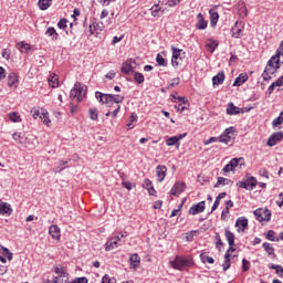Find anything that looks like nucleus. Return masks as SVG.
Masks as SVG:
<instances>
[{"label":"nucleus","mask_w":283,"mask_h":283,"mask_svg":"<svg viewBox=\"0 0 283 283\" xmlns=\"http://www.w3.org/2000/svg\"><path fill=\"white\" fill-rule=\"evenodd\" d=\"M177 85H180V77L172 78V82L169 84V87H176Z\"/></svg>","instance_id":"60"},{"label":"nucleus","mask_w":283,"mask_h":283,"mask_svg":"<svg viewBox=\"0 0 283 283\" xmlns=\"http://www.w3.org/2000/svg\"><path fill=\"white\" fill-rule=\"evenodd\" d=\"M169 264L176 271H185V269L193 266V259L190 256L176 255L175 259L169 262Z\"/></svg>","instance_id":"1"},{"label":"nucleus","mask_w":283,"mask_h":283,"mask_svg":"<svg viewBox=\"0 0 283 283\" xmlns=\"http://www.w3.org/2000/svg\"><path fill=\"white\" fill-rule=\"evenodd\" d=\"M70 98H76L77 103L83 101V87H81V82L74 84V88L70 92Z\"/></svg>","instance_id":"6"},{"label":"nucleus","mask_w":283,"mask_h":283,"mask_svg":"<svg viewBox=\"0 0 283 283\" xmlns=\"http://www.w3.org/2000/svg\"><path fill=\"white\" fill-rule=\"evenodd\" d=\"M40 120H42L43 125H46V127L52 125V120H50V113L43 108H41Z\"/></svg>","instance_id":"19"},{"label":"nucleus","mask_w":283,"mask_h":283,"mask_svg":"<svg viewBox=\"0 0 283 283\" xmlns=\"http://www.w3.org/2000/svg\"><path fill=\"white\" fill-rule=\"evenodd\" d=\"M49 233L53 240H61V228L59 226L53 224L49 227Z\"/></svg>","instance_id":"16"},{"label":"nucleus","mask_w":283,"mask_h":283,"mask_svg":"<svg viewBox=\"0 0 283 283\" xmlns=\"http://www.w3.org/2000/svg\"><path fill=\"white\" fill-rule=\"evenodd\" d=\"M19 83V76L17 73H10L8 75V85L9 87H17V84Z\"/></svg>","instance_id":"25"},{"label":"nucleus","mask_w":283,"mask_h":283,"mask_svg":"<svg viewBox=\"0 0 283 283\" xmlns=\"http://www.w3.org/2000/svg\"><path fill=\"white\" fill-rule=\"evenodd\" d=\"M106 101H111V103H116L118 105V103H123V101H125V97L120 95L111 94L106 95Z\"/></svg>","instance_id":"28"},{"label":"nucleus","mask_w":283,"mask_h":283,"mask_svg":"<svg viewBox=\"0 0 283 283\" xmlns=\"http://www.w3.org/2000/svg\"><path fill=\"white\" fill-rule=\"evenodd\" d=\"M249 269H251V262H249V260L243 259L242 260V271L244 273H247V271H249Z\"/></svg>","instance_id":"49"},{"label":"nucleus","mask_w":283,"mask_h":283,"mask_svg":"<svg viewBox=\"0 0 283 283\" xmlns=\"http://www.w3.org/2000/svg\"><path fill=\"white\" fill-rule=\"evenodd\" d=\"M259 176H261L262 178L269 179V170H266L265 168H261L259 170Z\"/></svg>","instance_id":"55"},{"label":"nucleus","mask_w":283,"mask_h":283,"mask_svg":"<svg viewBox=\"0 0 283 283\" xmlns=\"http://www.w3.org/2000/svg\"><path fill=\"white\" fill-rule=\"evenodd\" d=\"M218 207H220V198H216L214 203L211 208V213H213V211H216V209H218Z\"/></svg>","instance_id":"62"},{"label":"nucleus","mask_w":283,"mask_h":283,"mask_svg":"<svg viewBox=\"0 0 283 283\" xmlns=\"http://www.w3.org/2000/svg\"><path fill=\"white\" fill-rule=\"evenodd\" d=\"M180 1H182V0H168L167 6H169V8H176V6H178V3H180Z\"/></svg>","instance_id":"57"},{"label":"nucleus","mask_w":283,"mask_h":283,"mask_svg":"<svg viewBox=\"0 0 283 283\" xmlns=\"http://www.w3.org/2000/svg\"><path fill=\"white\" fill-rule=\"evenodd\" d=\"M220 185H222V187H227L229 185H233V181H231V179H227L224 177H218L217 182L214 185V189H218V187H220Z\"/></svg>","instance_id":"26"},{"label":"nucleus","mask_w":283,"mask_h":283,"mask_svg":"<svg viewBox=\"0 0 283 283\" xmlns=\"http://www.w3.org/2000/svg\"><path fill=\"white\" fill-rule=\"evenodd\" d=\"M134 78L138 85H143V83H145V75L140 72H135Z\"/></svg>","instance_id":"40"},{"label":"nucleus","mask_w":283,"mask_h":283,"mask_svg":"<svg viewBox=\"0 0 283 283\" xmlns=\"http://www.w3.org/2000/svg\"><path fill=\"white\" fill-rule=\"evenodd\" d=\"M254 216L259 222H271V210H269V208H259L254 210Z\"/></svg>","instance_id":"5"},{"label":"nucleus","mask_w":283,"mask_h":283,"mask_svg":"<svg viewBox=\"0 0 283 283\" xmlns=\"http://www.w3.org/2000/svg\"><path fill=\"white\" fill-rule=\"evenodd\" d=\"M282 123H283V119H282V117H276L273 122H272V125H273V127H277V125H282Z\"/></svg>","instance_id":"61"},{"label":"nucleus","mask_w":283,"mask_h":283,"mask_svg":"<svg viewBox=\"0 0 283 283\" xmlns=\"http://www.w3.org/2000/svg\"><path fill=\"white\" fill-rule=\"evenodd\" d=\"M9 118L12 123H21V116L17 112L9 114Z\"/></svg>","instance_id":"43"},{"label":"nucleus","mask_w":283,"mask_h":283,"mask_svg":"<svg viewBox=\"0 0 283 283\" xmlns=\"http://www.w3.org/2000/svg\"><path fill=\"white\" fill-rule=\"evenodd\" d=\"M46 36H51L52 41H59V33L54 27H49L45 32Z\"/></svg>","instance_id":"27"},{"label":"nucleus","mask_w":283,"mask_h":283,"mask_svg":"<svg viewBox=\"0 0 283 283\" xmlns=\"http://www.w3.org/2000/svg\"><path fill=\"white\" fill-rule=\"evenodd\" d=\"M120 244H118V241L114 238H112L109 241L105 244V251H114V249H118Z\"/></svg>","instance_id":"23"},{"label":"nucleus","mask_w":283,"mask_h":283,"mask_svg":"<svg viewBox=\"0 0 283 283\" xmlns=\"http://www.w3.org/2000/svg\"><path fill=\"white\" fill-rule=\"evenodd\" d=\"M242 112L244 111L235 106L233 103L228 104V108H227L228 116H238V114H242Z\"/></svg>","instance_id":"15"},{"label":"nucleus","mask_w":283,"mask_h":283,"mask_svg":"<svg viewBox=\"0 0 283 283\" xmlns=\"http://www.w3.org/2000/svg\"><path fill=\"white\" fill-rule=\"evenodd\" d=\"M49 85L53 88L59 87V77L56 76V74L49 76Z\"/></svg>","instance_id":"37"},{"label":"nucleus","mask_w":283,"mask_h":283,"mask_svg":"<svg viewBox=\"0 0 283 283\" xmlns=\"http://www.w3.org/2000/svg\"><path fill=\"white\" fill-rule=\"evenodd\" d=\"M54 273L59 276V277H65V275H67V273H65V270L61 266H55L54 268Z\"/></svg>","instance_id":"45"},{"label":"nucleus","mask_w":283,"mask_h":283,"mask_svg":"<svg viewBox=\"0 0 283 283\" xmlns=\"http://www.w3.org/2000/svg\"><path fill=\"white\" fill-rule=\"evenodd\" d=\"M129 260L133 269H138V266L140 265V256H138V254L135 253L130 255Z\"/></svg>","instance_id":"30"},{"label":"nucleus","mask_w":283,"mask_h":283,"mask_svg":"<svg viewBox=\"0 0 283 283\" xmlns=\"http://www.w3.org/2000/svg\"><path fill=\"white\" fill-rule=\"evenodd\" d=\"M224 235L228 240L229 247H235V234H233V232L229 231V228L224 229Z\"/></svg>","instance_id":"22"},{"label":"nucleus","mask_w":283,"mask_h":283,"mask_svg":"<svg viewBox=\"0 0 283 283\" xmlns=\"http://www.w3.org/2000/svg\"><path fill=\"white\" fill-rule=\"evenodd\" d=\"M220 142V137H210L208 140H205V145H211V143H218Z\"/></svg>","instance_id":"56"},{"label":"nucleus","mask_w":283,"mask_h":283,"mask_svg":"<svg viewBox=\"0 0 283 283\" xmlns=\"http://www.w3.org/2000/svg\"><path fill=\"white\" fill-rule=\"evenodd\" d=\"M273 84L276 87H282V85H283V75L277 81L273 82Z\"/></svg>","instance_id":"64"},{"label":"nucleus","mask_w":283,"mask_h":283,"mask_svg":"<svg viewBox=\"0 0 283 283\" xmlns=\"http://www.w3.org/2000/svg\"><path fill=\"white\" fill-rule=\"evenodd\" d=\"M227 216H229V208H224L221 212V220H227Z\"/></svg>","instance_id":"63"},{"label":"nucleus","mask_w":283,"mask_h":283,"mask_svg":"<svg viewBox=\"0 0 283 283\" xmlns=\"http://www.w3.org/2000/svg\"><path fill=\"white\" fill-rule=\"evenodd\" d=\"M150 11H151V17H160V14H163L164 12L163 8H160L158 4L150 8Z\"/></svg>","instance_id":"38"},{"label":"nucleus","mask_w":283,"mask_h":283,"mask_svg":"<svg viewBox=\"0 0 283 283\" xmlns=\"http://www.w3.org/2000/svg\"><path fill=\"white\" fill-rule=\"evenodd\" d=\"M200 259H201V262H208V264H213V262H216V260H213V258L202 253L200 254Z\"/></svg>","instance_id":"44"},{"label":"nucleus","mask_w":283,"mask_h":283,"mask_svg":"<svg viewBox=\"0 0 283 283\" xmlns=\"http://www.w3.org/2000/svg\"><path fill=\"white\" fill-rule=\"evenodd\" d=\"M217 235V249H218V251H222V248H220V247H222V239H220V233H217L216 234Z\"/></svg>","instance_id":"58"},{"label":"nucleus","mask_w":283,"mask_h":283,"mask_svg":"<svg viewBox=\"0 0 283 283\" xmlns=\"http://www.w3.org/2000/svg\"><path fill=\"white\" fill-rule=\"evenodd\" d=\"M240 22H235V24L231 28L232 36L234 39H240V33L242 32V29H240Z\"/></svg>","instance_id":"32"},{"label":"nucleus","mask_w":283,"mask_h":283,"mask_svg":"<svg viewBox=\"0 0 283 283\" xmlns=\"http://www.w3.org/2000/svg\"><path fill=\"white\" fill-rule=\"evenodd\" d=\"M235 134V127L230 126L226 128L223 133L219 136V143H223V145H233V136Z\"/></svg>","instance_id":"3"},{"label":"nucleus","mask_w":283,"mask_h":283,"mask_svg":"<svg viewBox=\"0 0 283 283\" xmlns=\"http://www.w3.org/2000/svg\"><path fill=\"white\" fill-rule=\"evenodd\" d=\"M18 48H19L20 52H28V50H30V44L19 42Z\"/></svg>","instance_id":"48"},{"label":"nucleus","mask_w":283,"mask_h":283,"mask_svg":"<svg viewBox=\"0 0 283 283\" xmlns=\"http://www.w3.org/2000/svg\"><path fill=\"white\" fill-rule=\"evenodd\" d=\"M156 174L158 178V182H163L167 176V166L159 165L156 167Z\"/></svg>","instance_id":"17"},{"label":"nucleus","mask_w":283,"mask_h":283,"mask_svg":"<svg viewBox=\"0 0 283 283\" xmlns=\"http://www.w3.org/2000/svg\"><path fill=\"white\" fill-rule=\"evenodd\" d=\"M265 238L266 240H270V242H280V237H275L274 230H269Z\"/></svg>","instance_id":"36"},{"label":"nucleus","mask_w":283,"mask_h":283,"mask_svg":"<svg viewBox=\"0 0 283 283\" xmlns=\"http://www.w3.org/2000/svg\"><path fill=\"white\" fill-rule=\"evenodd\" d=\"M208 25H209V22L205 20V15H202V13H199L197 15V23H196L197 30H207Z\"/></svg>","instance_id":"13"},{"label":"nucleus","mask_w":283,"mask_h":283,"mask_svg":"<svg viewBox=\"0 0 283 283\" xmlns=\"http://www.w3.org/2000/svg\"><path fill=\"white\" fill-rule=\"evenodd\" d=\"M171 65L172 67H178L180 65V61H182V50L177 49L176 46H171Z\"/></svg>","instance_id":"7"},{"label":"nucleus","mask_w":283,"mask_h":283,"mask_svg":"<svg viewBox=\"0 0 283 283\" xmlns=\"http://www.w3.org/2000/svg\"><path fill=\"white\" fill-rule=\"evenodd\" d=\"M12 207L10 203L0 200V216H11Z\"/></svg>","instance_id":"14"},{"label":"nucleus","mask_w":283,"mask_h":283,"mask_svg":"<svg viewBox=\"0 0 283 283\" xmlns=\"http://www.w3.org/2000/svg\"><path fill=\"white\" fill-rule=\"evenodd\" d=\"M262 247H263L265 253H268V255H273V258H275V248H273V247L271 245V243L264 242V243L262 244Z\"/></svg>","instance_id":"31"},{"label":"nucleus","mask_w":283,"mask_h":283,"mask_svg":"<svg viewBox=\"0 0 283 283\" xmlns=\"http://www.w3.org/2000/svg\"><path fill=\"white\" fill-rule=\"evenodd\" d=\"M240 160H242V158H233L229 161L230 167H232L233 169H235V167H238V165H240Z\"/></svg>","instance_id":"54"},{"label":"nucleus","mask_w":283,"mask_h":283,"mask_svg":"<svg viewBox=\"0 0 283 283\" xmlns=\"http://www.w3.org/2000/svg\"><path fill=\"white\" fill-rule=\"evenodd\" d=\"M57 28H60V30H65V28H67V19L62 18V19L57 22Z\"/></svg>","instance_id":"51"},{"label":"nucleus","mask_w":283,"mask_h":283,"mask_svg":"<svg viewBox=\"0 0 283 283\" xmlns=\"http://www.w3.org/2000/svg\"><path fill=\"white\" fill-rule=\"evenodd\" d=\"M186 137H187V133H184V134H179V135L169 137V138L166 140V145H167L168 147H174V145H178V142H179V140H182V138H186Z\"/></svg>","instance_id":"12"},{"label":"nucleus","mask_w":283,"mask_h":283,"mask_svg":"<svg viewBox=\"0 0 283 283\" xmlns=\"http://www.w3.org/2000/svg\"><path fill=\"white\" fill-rule=\"evenodd\" d=\"M134 67H136V61L135 60H128V61L123 63L122 73L123 74H129V72H134Z\"/></svg>","instance_id":"11"},{"label":"nucleus","mask_w":283,"mask_h":283,"mask_svg":"<svg viewBox=\"0 0 283 283\" xmlns=\"http://www.w3.org/2000/svg\"><path fill=\"white\" fill-rule=\"evenodd\" d=\"M270 269L274 270L276 275H280L281 273H283V268L282 265H275V264H270Z\"/></svg>","instance_id":"50"},{"label":"nucleus","mask_w":283,"mask_h":283,"mask_svg":"<svg viewBox=\"0 0 283 283\" xmlns=\"http://www.w3.org/2000/svg\"><path fill=\"white\" fill-rule=\"evenodd\" d=\"M185 189H187V185L185 182H176L171 190L170 193L171 196H180L182 193V191H185Z\"/></svg>","instance_id":"9"},{"label":"nucleus","mask_w":283,"mask_h":283,"mask_svg":"<svg viewBox=\"0 0 283 283\" xmlns=\"http://www.w3.org/2000/svg\"><path fill=\"white\" fill-rule=\"evenodd\" d=\"M1 251H2V255L4 258H7V260H9V262L12 261L13 254H12V252H10V249L2 247Z\"/></svg>","instance_id":"42"},{"label":"nucleus","mask_w":283,"mask_h":283,"mask_svg":"<svg viewBox=\"0 0 283 283\" xmlns=\"http://www.w3.org/2000/svg\"><path fill=\"white\" fill-rule=\"evenodd\" d=\"M237 187L240 189H247L248 191H253V189L258 187V179L253 176H247L245 180L237 182Z\"/></svg>","instance_id":"4"},{"label":"nucleus","mask_w":283,"mask_h":283,"mask_svg":"<svg viewBox=\"0 0 283 283\" xmlns=\"http://www.w3.org/2000/svg\"><path fill=\"white\" fill-rule=\"evenodd\" d=\"M52 6V0H39L38 7L40 10H48Z\"/></svg>","instance_id":"34"},{"label":"nucleus","mask_w":283,"mask_h":283,"mask_svg":"<svg viewBox=\"0 0 283 283\" xmlns=\"http://www.w3.org/2000/svg\"><path fill=\"white\" fill-rule=\"evenodd\" d=\"M235 227H242V230L247 229L249 227V219L241 217L237 219Z\"/></svg>","instance_id":"33"},{"label":"nucleus","mask_w":283,"mask_h":283,"mask_svg":"<svg viewBox=\"0 0 283 283\" xmlns=\"http://www.w3.org/2000/svg\"><path fill=\"white\" fill-rule=\"evenodd\" d=\"M31 114H32V118H34V120H36V118H41V111H39V108H32Z\"/></svg>","instance_id":"53"},{"label":"nucleus","mask_w":283,"mask_h":283,"mask_svg":"<svg viewBox=\"0 0 283 283\" xmlns=\"http://www.w3.org/2000/svg\"><path fill=\"white\" fill-rule=\"evenodd\" d=\"M137 118L138 116H136L135 114L130 115L129 123L127 124L128 129H134V124L136 123Z\"/></svg>","instance_id":"47"},{"label":"nucleus","mask_w":283,"mask_h":283,"mask_svg":"<svg viewBox=\"0 0 283 283\" xmlns=\"http://www.w3.org/2000/svg\"><path fill=\"white\" fill-rule=\"evenodd\" d=\"M88 116H90L91 120H98V109L90 108Z\"/></svg>","instance_id":"41"},{"label":"nucleus","mask_w":283,"mask_h":283,"mask_svg":"<svg viewBox=\"0 0 283 283\" xmlns=\"http://www.w3.org/2000/svg\"><path fill=\"white\" fill-rule=\"evenodd\" d=\"M156 62H157V65L161 67H167V60H165V57H163L160 53L157 54Z\"/></svg>","instance_id":"39"},{"label":"nucleus","mask_w":283,"mask_h":283,"mask_svg":"<svg viewBox=\"0 0 283 283\" xmlns=\"http://www.w3.org/2000/svg\"><path fill=\"white\" fill-rule=\"evenodd\" d=\"M209 14H210V25L212 28H216V25H218V21L220 19V14H218L217 11L213 10V9L209 10Z\"/></svg>","instance_id":"21"},{"label":"nucleus","mask_w":283,"mask_h":283,"mask_svg":"<svg viewBox=\"0 0 283 283\" xmlns=\"http://www.w3.org/2000/svg\"><path fill=\"white\" fill-rule=\"evenodd\" d=\"M40 120H42L43 125H46V127L52 125V120H50V113L43 108H41Z\"/></svg>","instance_id":"18"},{"label":"nucleus","mask_w":283,"mask_h":283,"mask_svg":"<svg viewBox=\"0 0 283 283\" xmlns=\"http://www.w3.org/2000/svg\"><path fill=\"white\" fill-rule=\"evenodd\" d=\"M207 48L210 52H216V48H218V41L210 40V42L207 44Z\"/></svg>","instance_id":"46"},{"label":"nucleus","mask_w":283,"mask_h":283,"mask_svg":"<svg viewBox=\"0 0 283 283\" xmlns=\"http://www.w3.org/2000/svg\"><path fill=\"white\" fill-rule=\"evenodd\" d=\"M249 81V75L247 73H241L233 83V87H240V85L247 83Z\"/></svg>","instance_id":"20"},{"label":"nucleus","mask_w":283,"mask_h":283,"mask_svg":"<svg viewBox=\"0 0 283 283\" xmlns=\"http://www.w3.org/2000/svg\"><path fill=\"white\" fill-rule=\"evenodd\" d=\"M87 282H88V280L85 276L76 277L71 282L65 281V283H87Z\"/></svg>","instance_id":"52"},{"label":"nucleus","mask_w":283,"mask_h":283,"mask_svg":"<svg viewBox=\"0 0 283 283\" xmlns=\"http://www.w3.org/2000/svg\"><path fill=\"white\" fill-rule=\"evenodd\" d=\"M222 83H224V72H219L212 77V85L216 87V85H222Z\"/></svg>","instance_id":"24"},{"label":"nucleus","mask_w":283,"mask_h":283,"mask_svg":"<svg viewBox=\"0 0 283 283\" xmlns=\"http://www.w3.org/2000/svg\"><path fill=\"white\" fill-rule=\"evenodd\" d=\"M12 138L15 143H19V145H23L25 143V137L21 133H13Z\"/></svg>","instance_id":"35"},{"label":"nucleus","mask_w":283,"mask_h":283,"mask_svg":"<svg viewBox=\"0 0 283 283\" xmlns=\"http://www.w3.org/2000/svg\"><path fill=\"white\" fill-rule=\"evenodd\" d=\"M283 139V133L282 132H276L272 134L269 139H268V147H275L277 143H280Z\"/></svg>","instance_id":"8"},{"label":"nucleus","mask_w":283,"mask_h":283,"mask_svg":"<svg viewBox=\"0 0 283 283\" xmlns=\"http://www.w3.org/2000/svg\"><path fill=\"white\" fill-rule=\"evenodd\" d=\"M280 70V60L277 57L272 56L265 66V70L262 73V78L264 81H271V75L275 74Z\"/></svg>","instance_id":"2"},{"label":"nucleus","mask_w":283,"mask_h":283,"mask_svg":"<svg viewBox=\"0 0 283 283\" xmlns=\"http://www.w3.org/2000/svg\"><path fill=\"white\" fill-rule=\"evenodd\" d=\"M123 187L125 189H127L128 191H132V189L134 188V184L129 182V181H124L122 182Z\"/></svg>","instance_id":"59"},{"label":"nucleus","mask_w":283,"mask_h":283,"mask_svg":"<svg viewBox=\"0 0 283 283\" xmlns=\"http://www.w3.org/2000/svg\"><path fill=\"white\" fill-rule=\"evenodd\" d=\"M205 201H200L196 205H193L190 209H189V213L190 216H198V213H203L205 212Z\"/></svg>","instance_id":"10"},{"label":"nucleus","mask_w":283,"mask_h":283,"mask_svg":"<svg viewBox=\"0 0 283 283\" xmlns=\"http://www.w3.org/2000/svg\"><path fill=\"white\" fill-rule=\"evenodd\" d=\"M144 187H145V189H147L149 196H155L156 189H154V185L151 184V180L145 179Z\"/></svg>","instance_id":"29"}]
</instances>
